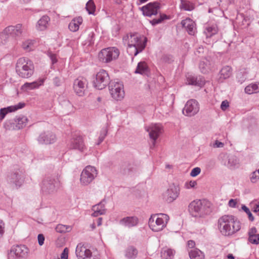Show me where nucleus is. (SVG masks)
Listing matches in <instances>:
<instances>
[{"label":"nucleus","mask_w":259,"mask_h":259,"mask_svg":"<svg viewBox=\"0 0 259 259\" xmlns=\"http://www.w3.org/2000/svg\"><path fill=\"white\" fill-rule=\"evenodd\" d=\"M123 42L127 45V52L131 56H137L145 49L147 38L138 33H130L122 38Z\"/></svg>","instance_id":"1"},{"label":"nucleus","mask_w":259,"mask_h":259,"mask_svg":"<svg viewBox=\"0 0 259 259\" xmlns=\"http://www.w3.org/2000/svg\"><path fill=\"white\" fill-rule=\"evenodd\" d=\"M218 227L224 236H231L241 229L240 222L231 215H224L218 221Z\"/></svg>","instance_id":"2"},{"label":"nucleus","mask_w":259,"mask_h":259,"mask_svg":"<svg viewBox=\"0 0 259 259\" xmlns=\"http://www.w3.org/2000/svg\"><path fill=\"white\" fill-rule=\"evenodd\" d=\"M16 72L21 78H28L31 77L34 72V66L32 61L27 58H19L16 64Z\"/></svg>","instance_id":"3"},{"label":"nucleus","mask_w":259,"mask_h":259,"mask_svg":"<svg viewBox=\"0 0 259 259\" xmlns=\"http://www.w3.org/2000/svg\"><path fill=\"white\" fill-rule=\"evenodd\" d=\"M189 210L194 217L204 218L210 212L209 203L205 200H194L189 204Z\"/></svg>","instance_id":"4"},{"label":"nucleus","mask_w":259,"mask_h":259,"mask_svg":"<svg viewBox=\"0 0 259 259\" xmlns=\"http://www.w3.org/2000/svg\"><path fill=\"white\" fill-rule=\"evenodd\" d=\"M169 219L168 215L164 213L153 214L149 219L148 225L153 231H161L166 227Z\"/></svg>","instance_id":"5"},{"label":"nucleus","mask_w":259,"mask_h":259,"mask_svg":"<svg viewBox=\"0 0 259 259\" xmlns=\"http://www.w3.org/2000/svg\"><path fill=\"white\" fill-rule=\"evenodd\" d=\"M60 186L58 178L52 176L46 177L41 184V191L44 195L53 194L56 193Z\"/></svg>","instance_id":"6"},{"label":"nucleus","mask_w":259,"mask_h":259,"mask_svg":"<svg viewBox=\"0 0 259 259\" xmlns=\"http://www.w3.org/2000/svg\"><path fill=\"white\" fill-rule=\"evenodd\" d=\"M98 175L96 168L91 165H88L82 171L80 182L82 186H88L91 184Z\"/></svg>","instance_id":"7"},{"label":"nucleus","mask_w":259,"mask_h":259,"mask_svg":"<svg viewBox=\"0 0 259 259\" xmlns=\"http://www.w3.org/2000/svg\"><path fill=\"white\" fill-rule=\"evenodd\" d=\"M119 55V50L115 47H109L102 49L98 55L99 60L106 63L117 59Z\"/></svg>","instance_id":"8"},{"label":"nucleus","mask_w":259,"mask_h":259,"mask_svg":"<svg viewBox=\"0 0 259 259\" xmlns=\"http://www.w3.org/2000/svg\"><path fill=\"white\" fill-rule=\"evenodd\" d=\"M222 164L228 168L234 169L239 166V160L235 155L227 153H222L219 157Z\"/></svg>","instance_id":"9"},{"label":"nucleus","mask_w":259,"mask_h":259,"mask_svg":"<svg viewBox=\"0 0 259 259\" xmlns=\"http://www.w3.org/2000/svg\"><path fill=\"white\" fill-rule=\"evenodd\" d=\"M75 253L78 259H100V255L97 252H92L81 243L77 245Z\"/></svg>","instance_id":"10"},{"label":"nucleus","mask_w":259,"mask_h":259,"mask_svg":"<svg viewBox=\"0 0 259 259\" xmlns=\"http://www.w3.org/2000/svg\"><path fill=\"white\" fill-rule=\"evenodd\" d=\"M29 249L24 245L13 246L8 253V259H23L28 255Z\"/></svg>","instance_id":"11"},{"label":"nucleus","mask_w":259,"mask_h":259,"mask_svg":"<svg viewBox=\"0 0 259 259\" xmlns=\"http://www.w3.org/2000/svg\"><path fill=\"white\" fill-rule=\"evenodd\" d=\"M110 94L115 100H122L124 97L123 85L119 82H112L109 85Z\"/></svg>","instance_id":"12"},{"label":"nucleus","mask_w":259,"mask_h":259,"mask_svg":"<svg viewBox=\"0 0 259 259\" xmlns=\"http://www.w3.org/2000/svg\"><path fill=\"white\" fill-rule=\"evenodd\" d=\"M109 76L106 71L100 70L97 72L96 79L94 81V86L98 90L104 89L109 83Z\"/></svg>","instance_id":"13"},{"label":"nucleus","mask_w":259,"mask_h":259,"mask_svg":"<svg viewBox=\"0 0 259 259\" xmlns=\"http://www.w3.org/2000/svg\"><path fill=\"white\" fill-rule=\"evenodd\" d=\"M145 129L148 132L150 138L153 140L154 146L156 140L163 132L162 126L159 123H152L146 126Z\"/></svg>","instance_id":"14"},{"label":"nucleus","mask_w":259,"mask_h":259,"mask_svg":"<svg viewBox=\"0 0 259 259\" xmlns=\"http://www.w3.org/2000/svg\"><path fill=\"white\" fill-rule=\"evenodd\" d=\"M199 110L198 103L194 99L187 101L183 110V113L186 116H192L197 114Z\"/></svg>","instance_id":"15"},{"label":"nucleus","mask_w":259,"mask_h":259,"mask_svg":"<svg viewBox=\"0 0 259 259\" xmlns=\"http://www.w3.org/2000/svg\"><path fill=\"white\" fill-rule=\"evenodd\" d=\"M179 195V188L174 184L170 185L166 191L163 194V197L168 202L176 200Z\"/></svg>","instance_id":"16"},{"label":"nucleus","mask_w":259,"mask_h":259,"mask_svg":"<svg viewBox=\"0 0 259 259\" xmlns=\"http://www.w3.org/2000/svg\"><path fill=\"white\" fill-rule=\"evenodd\" d=\"M159 9L160 4L157 2L150 3L141 8L143 15L148 17L157 14Z\"/></svg>","instance_id":"17"},{"label":"nucleus","mask_w":259,"mask_h":259,"mask_svg":"<svg viewBox=\"0 0 259 259\" xmlns=\"http://www.w3.org/2000/svg\"><path fill=\"white\" fill-rule=\"evenodd\" d=\"M139 223V220L136 215L125 217L119 221L120 226L128 229L137 227Z\"/></svg>","instance_id":"18"},{"label":"nucleus","mask_w":259,"mask_h":259,"mask_svg":"<svg viewBox=\"0 0 259 259\" xmlns=\"http://www.w3.org/2000/svg\"><path fill=\"white\" fill-rule=\"evenodd\" d=\"M87 87V81L84 78H77L73 83V89L78 96H83Z\"/></svg>","instance_id":"19"},{"label":"nucleus","mask_w":259,"mask_h":259,"mask_svg":"<svg viewBox=\"0 0 259 259\" xmlns=\"http://www.w3.org/2000/svg\"><path fill=\"white\" fill-rule=\"evenodd\" d=\"M56 140V135L49 131L41 133L37 139L40 144H51L54 143Z\"/></svg>","instance_id":"20"},{"label":"nucleus","mask_w":259,"mask_h":259,"mask_svg":"<svg viewBox=\"0 0 259 259\" xmlns=\"http://www.w3.org/2000/svg\"><path fill=\"white\" fill-rule=\"evenodd\" d=\"M22 25L21 24H18L15 26H9L5 29V33L8 34L9 37H19L22 33Z\"/></svg>","instance_id":"21"},{"label":"nucleus","mask_w":259,"mask_h":259,"mask_svg":"<svg viewBox=\"0 0 259 259\" xmlns=\"http://www.w3.org/2000/svg\"><path fill=\"white\" fill-rule=\"evenodd\" d=\"M69 147L70 149L77 150L81 152H83L86 149L81 137L73 138L71 141Z\"/></svg>","instance_id":"22"},{"label":"nucleus","mask_w":259,"mask_h":259,"mask_svg":"<svg viewBox=\"0 0 259 259\" xmlns=\"http://www.w3.org/2000/svg\"><path fill=\"white\" fill-rule=\"evenodd\" d=\"M25 106L24 103H19L17 105L10 106L7 108H2L0 110V120H3L6 114L8 113L14 112L18 109H21Z\"/></svg>","instance_id":"23"},{"label":"nucleus","mask_w":259,"mask_h":259,"mask_svg":"<svg viewBox=\"0 0 259 259\" xmlns=\"http://www.w3.org/2000/svg\"><path fill=\"white\" fill-rule=\"evenodd\" d=\"M181 24L190 35H194L196 32L195 23L190 18H186L181 22Z\"/></svg>","instance_id":"24"},{"label":"nucleus","mask_w":259,"mask_h":259,"mask_svg":"<svg viewBox=\"0 0 259 259\" xmlns=\"http://www.w3.org/2000/svg\"><path fill=\"white\" fill-rule=\"evenodd\" d=\"M28 119L24 115H19L16 116L14 120L13 124L14 126L13 128L15 130H20L24 127L27 123Z\"/></svg>","instance_id":"25"},{"label":"nucleus","mask_w":259,"mask_h":259,"mask_svg":"<svg viewBox=\"0 0 259 259\" xmlns=\"http://www.w3.org/2000/svg\"><path fill=\"white\" fill-rule=\"evenodd\" d=\"M9 182L14 184L16 188L20 187L23 183V176L21 172H16L11 175Z\"/></svg>","instance_id":"26"},{"label":"nucleus","mask_w":259,"mask_h":259,"mask_svg":"<svg viewBox=\"0 0 259 259\" xmlns=\"http://www.w3.org/2000/svg\"><path fill=\"white\" fill-rule=\"evenodd\" d=\"M45 78H39L32 82H26L22 87L23 90H32L39 88L44 84Z\"/></svg>","instance_id":"27"},{"label":"nucleus","mask_w":259,"mask_h":259,"mask_svg":"<svg viewBox=\"0 0 259 259\" xmlns=\"http://www.w3.org/2000/svg\"><path fill=\"white\" fill-rule=\"evenodd\" d=\"M106 201L103 200L98 204L95 205L93 206L92 210L94 211L92 214L93 217H98L100 215L105 214L106 209H105Z\"/></svg>","instance_id":"28"},{"label":"nucleus","mask_w":259,"mask_h":259,"mask_svg":"<svg viewBox=\"0 0 259 259\" xmlns=\"http://www.w3.org/2000/svg\"><path fill=\"white\" fill-rule=\"evenodd\" d=\"M187 83L188 84L201 87L204 84V80L200 76L197 77L192 74L186 75Z\"/></svg>","instance_id":"29"},{"label":"nucleus","mask_w":259,"mask_h":259,"mask_svg":"<svg viewBox=\"0 0 259 259\" xmlns=\"http://www.w3.org/2000/svg\"><path fill=\"white\" fill-rule=\"evenodd\" d=\"M82 23V19L80 17L74 18L69 23L68 28L72 32L77 31L79 28V26Z\"/></svg>","instance_id":"30"},{"label":"nucleus","mask_w":259,"mask_h":259,"mask_svg":"<svg viewBox=\"0 0 259 259\" xmlns=\"http://www.w3.org/2000/svg\"><path fill=\"white\" fill-rule=\"evenodd\" d=\"M50 18L46 15L43 16L37 22L36 27L37 30L42 31L45 30L48 25Z\"/></svg>","instance_id":"31"},{"label":"nucleus","mask_w":259,"mask_h":259,"mask_svg":"<svg viewBox=\"0 0 259 259\" xmlns=\"http://www.w3.org/2000/svg\"><path fill=\"white\" fill-rule=\"evenodd\" d=\"M232 74L231 68L226 66L222 68L219 74V79L222 81L224 79L228 78Z\"/></svg>","instance_id":"32"},{"label":"nucleus","mask_w":259,"mask_h":259,"mask_svg":"<svg viewBox=\"0 0 259 259\" xmlns=\"http://www.w3.org/2000/svg\"><path fill=\"white\" fill-rule=\"evenodd\" d=\"M211 65L210 61L207 58L203 59L199 63L200 69L203 73H207L210 69Z\"/></svg>","instance_id":"33"},{"label":"nucleus","mask_w":259,"mask_h":259,"mask_svg":"<svg viewBox=\"0 0 259 259\" xmlns=\"http://www.w3.org/2000/svg\"><path fill=\"white\" fill-rule=\"evenodd\" d=\"M175 250L171 249L164 248L161 252V259H172L175 254Z\"/></svg>","instance_id":"34"},{"label":"nucleus","mask_w":259,"mask_h":259,"mask_svg":"<svg viewBox=\"0 0 259 259\" xmlns=\"http://www.w3.org/2000/svg\"><path fill=\"white\" fill-rule=\"evenodd\" d=\"M245 93L250 95L259 92V83H253L249 84L245 88Z\"/></svg>","instance_id":"35"},{"label":"nucleus","mask_w":259,"mask_h":259,"mask_svg":"<svg viewBox=\"0 0 259 259\" xmlns=\"http://www.w3.org/2000/svg\"><path fill=\"white\" fill-rule=\"evenodd\" d=\"M137 249L133 246H129L125 251V256L128 259H135L138 254Z\"/></svg>","instance_id":"36"},{"label":"nucleus","mask_w":259,"mask_h":259,"mask_svg":"<svg viewBox=\"0 0 259 259\" xmlns=\"http://www.w3.org/2000/svg\"><path fill=\"white\" fill-rule=\"evenodd\" d=\"M218 31L217 26L215 25H212L206 26L204 32L206 35V38H208L217 33Z\"/></svg>","instance_id":"37"},{"label":"nucleus","mask_w":259,"mask_h":259,"mask_svg":"<svg viewBox=\"0 0 259 259\" xmlns=\"http://www.w3.org/2000/svg\"><path fill=\"white\" fill-rule=\"evenodd\" d=\"M189 256L191 259H204L203 253L198 249H194L189 252Z\"/></svg>","instance_id":"38"},{"label":"nucleus","mask_w":259,"mask_h":259,"mask_svg":"<svg viewBox=\"0 0 259 259\" xmlns=\"http://www.w3.org/2000/svg\"><path fill=\"white\" fill-rule=\"evenodd\" d=\"M148 67L145 62H140L138 64L137 68L135 71V73L145 74L147 73Z\"/></svg>","instance_id":"39"},{"label":"nucleus","mask_w":259,"mask_h":259,"mask_svg":"<svg viewBox=\"0 0 259 259\" xmlns=\"http://www.w3.org/2000/svg\"><path fill=\"white\" fill-rule=\"evenodd\" d=\"M59 102L60 104L68 111H73V106L68 99L61 97L59 98Z\"/></svg>","instance_id":"40"},{"label":"nucleus","mask_w":259,"mask_h":259,"mask_svg":"<svg viewBox=\"0 0 259 259\" xmlns=\"http://www.w3.org/2000/svg\"><path fill=\"white\" fill-rule=\"evenodd\" d=\"M181 4L180 8L185 11H191L194 9V5L190 2L187 0H180Z\"/></svg>","instance_id":"41"},{"label":"nucleus","mask_w":259,"mask_h":259,"mask_svg":"<svg viewBox=\"0 0 259 259\" xmlns=\"http://www.w3.org/2000/svg\"><path fill=\"white\" fill-rule=\"evenodd\" d=\"M72 229V226L69 225H64L62 224H59L56 227V230L57 232L60 233H65L69 232Z\"/></svg>","instance_id":"42"},{"label":"nucleus","mask_w":259,"mask_h":259,"mask_svg":"<svg viewBox=\"0 0 259 259\" xmlns=\"http://www.w3.org/2000/svg\"><path fill=\"white\" fill-rule=\"evenodd\" d=\"M34 41L33 40H27L23 42V48L27 51H30L33 49Z\"/></svg>","instance_id":"43"},{"label":"nucleus","mask_w":259,"mask_h":259,"mask_svg":"<svg viewBox=\"0 0 259 259\" xmlns=\"http://www.w3.org/2000/svg\"><path fill=\"white\" fill-rule=\"evenodd\" d=\"M85 8L89 14H94L96 9V7L92 0H90L87 3Z\"/></svg>","instance_id":"44"},{"label":"nucleus","mask_w":259,"mask_h":259,"mask_svg":"<svg viewBox=\"0 0 259 259\" xmlns=\"http://www.w3.org/2000/svg\"><path fill=\"white\" fill-rule=\"evenodd\" d=\"M167 19V17L165 14H160L159 17L157 19H154L150 21V23L153 25H156L162 22L165 19Z\"/></svg>","instance_id":"45"},{"label":"nucleus","mask_w":259,"mask_h":259,"mask_svg":"<svg viewBox=\"0 0 259 259\" xmlns=\"http://www.w3.org/2000/svg\"><path fill=\"white\" fill-rule=\"evenodd\" d=\"M9 35L7 33H5V29L0 33V45H5L9 39Z\"/></svg>","instance_id":"46"},{"label":"nucleus","mask_w":259,"mask_h":259,"mask_svg":"<svg viewBox=\"0 0 259 259\" xmlns=\"http://www.w3.org/2000/svg\"><path fill=\"white\" fill-rule=\"evenodd\" d=\"M94 37L95 33L94 32H90L88 34V37L87 40L86 44H88V46L92 45L94 42Z\"/></svg>","instance_id":"47"},{"label":"nucleus","mask_w":259,"mask_h":259,"mask_svg":"<svg viewBox=\"0 0 259 259\" xmlns=\"http://www.w3.org/2000/svg\"><path fill=\"white\" fill-rule=\"evenodd\" d=\"M241 208L248 215L249 220L251 221H253L254 220V217H253L249 209L247 206H246L245 205H242Z\"/></svg>","instance_id":"48"},{"label":"nucleus","mask_w":259,"mask_h":259,"mask_svg":"<svg viewBox=\"0 0 259 259\" xmlns=\"http://www.w3.org/2000/svg\"><path fill=\"white\" fill-rule=\"evenodd\" d=\"M197 185L195 181H190L186 182L184 184V188L186 189H190L194 188Z\"/></svg>","instance_id":"49"},{"label":"nucleus","mask_w":259,"mask_h":259,"mask_svg":"<svg viewBox=\"0 0 259 259\" xmlns=\"http://www.w3.org/2000/svg\"><path fill=\"white\" fill-rule=\"evenodd\" d=\"M248 241L252 244H259V234H257L253 236L248 237Z\"/></svg>","instance_id":"50"},{"label":"nucleus","mask_w":259,"mask_h":259,"mask_svg":"<svg viewBox=\"0 0 259 259\" xmlns=\"http://www.w3.org/2000/svg\"><path fill=\"white\" fill-rule=\"evenodd\" d=\"M201 172V169L199 167H196L193 168L190 172V176L193 177H196Z\"/></svg>","instance_id":"51"},{"label":"nucleus","mask_w":259,"mask_h":259,"mask_svg":"<svg viewBox=\"0 0 259 259\" xmlns=\"http://www.w3.org/2000/svg\"><path fill=\"white\" fill-rule=\"evenodd\" d=\"M48 56L51 60L52 66L57 62L58 60L56 54L49 52L48 53Z\"/></svg>","instance_id":"52"},{"label":"nucleus","mask_w":259,"mask_h":259,"mask_svg":"<svg viewBox=\"0 0 259 259\" xmlns=\"http://www.w3.org/2000/svg\"><path fill=\"white\" fill-rule=\"evenodd\" d=\"M257 171H254L251 174L250 181L252 183H255L259 179V176L257 175Z\"/></svg>","instance_id":"53"},{"label":"nucleus","mask_w":259,"mask_h":259,"mask_svg":"<svg viewBox=\"0 0 259 259\" xmlns=\"http://www.w3.org/2000/svg\"><path fill=\"white\" fill-rule=\"evenodd\" d=\"M224 145L225 144L224 143L220 142L218 140H215V142L213 143L212 146L214 148H223Z\"/></svg>","instance_id":"54"},{"label":"nucleus","mask_w":259,"mask_h":259,"mask_svg":"<svg viewBox=\"0 0 259 259\" xmlns=\"http://www.w3.org/2000/svg\"><path fill=\"white\" fill-rule=\"evenodd\" d=\"M5 232V223L0 220V238L2 237Z\"/></svg>","instance_id":"55"},{"label":"nucleus","mask_w":259,"mask_h":259,"mask_svg":"<svg viewBox=\"0 0 259 259\" xmlns=\"http://www.w3.org/2000/svg\"><path fill=\"white\" fill-rule=\"evenodd\" d=\"M237 204V199H231L229 201L228 205L232 208L236 207V205Z\"/></svg>","instance_id":"56"},{"label":"nucleus","mask_w":259,"mask_h":259,"mask_svg":"<svg viewBox=\"0 0 259 259\" xmlns=\"http://www.w3.org/2000/svg\"><path fill=\"white\" fill-rule=\"evenodd\" d=\"M68 251L67 248H65L61 254V259H68Z\"/></svg>","instance_id":"57"},{"label":"nucleus","mask_w":259,"mask_h":259,"mask_svg":"<svg viewBox=\"0 0 259 259\" xmlns=\"http://www.w3.org/2000/svg\"><path fill=\"white\" fill-rule=\"evenodd\" d=\"M38 242L39 245L41 246L44 243L45 237L41 234H38L37 236Z\"/></svg>","instance_id":"58"},{"label":"nucleus","mask_w":259,"mask_h":259,"mask_svg":"<svg viewBox=\"0 0 259 259\" xmlns=\"http://www.w3.org/2000/svg\"><path fill=\"white\" fill-rule=\"evenodd\" d=\"M256 232H257V230H256V229L255 228V227H252L251 228L248 234V237H251V236H253L254 235H256Z\"/></svg>","instance_id":"59"},{"label":"nucleus","mask_w":259,"mask_h":259,"mask_svg":"<svg viewBox=\"0 0 259 259\" xmlns=\"http://www.w3.org/2000/svg\"><path fill=\"white\" fill-rule=\"evenodd\" d=\"M229 107V102L227 100L223 101L221 105L222 110L225 111Z\"/></svg>","instance_id":"60"},{"label":"nucleus","mask_w":259,"mask_h":259,"mask_svg":"<svg viewBox=\"0 0 259 259\" xmlns=\"http://www.w3.org/2000/svg\"><path fill=\"white\" fill-rule=\"evenodd\" d=\"M253 206V210L254 212L259 211V201L252 203Z\"/></svg>","instance_id":"61"},{"label":"nucleus","mask_w":259,"mask_h":259,"mask_svg":"<svg viewBox=\"0 0 259 259\" xmlns=\"http://www.w3.org/2000/svg\"><path fill=\"white\" fill-rule=\"evenodd\" d=\"M187 245H188V247H189L190 248H192L195 247V243L193 240H189L187 242Z\"/></svg>","instance_id":"62"},{"label":"nucleus","mask_w":259,"mask_h":259,"mask_svg":"<svg viewBox=\"0 0 259 259\" xmlns=\"http://www.w3.org/2000/svg\"><path fill=\"white\" fill-rule=\"evenodd\" d=\"M107 133V130L106 128H104L102 129V130L101 131L100 135V136H103L104 135V139H105V137L106 136Z\"/></svg>","instance_id":"63"},{"label":"nucleus","mask_w":259,"mask_h":259,"mask_svg":"<svg viewBox=\"0 0 259 259\" xmlns=\"http://www.w3.org/2000/svg\"><path fill=\"white\" fill-rule=\"evenodd\" d=\"M54 83L56 86H59L60 85V80L58 77H55L54 79Z\"/></svg>","instance_id":"64"}]
</instances>
